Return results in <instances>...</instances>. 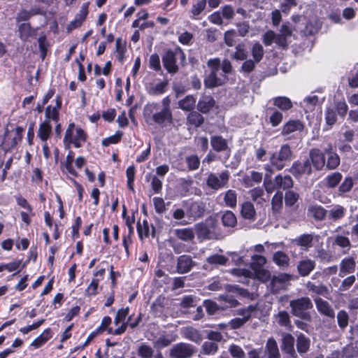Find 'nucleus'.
<instances>
[{"instance_id":"obj_1","label":"nucleus","mask_w":358,"mask_h":358,"mask_svg":"<svg viewBox=\"0 0 358 358\" xmlns=\"http://www.w3.org/2000/svg\"><path fill=\"white\" fill-rule=\"evenodd\" d=\"M293 157V151L290 145L287 143L282 144L278 151L273 152L269 157L270 164H266L264 169L271 171V168L277 171L282 170L289 162Z\"/></svg>"},{"instance_id":"obj_2","label":"nucleus","mask_w":358,"mask_h":358,"mask_svg":"<svg viewBox=\"0 0 358 358\" xmlns=\"http://www.w3.org/2000/svg\"><path fill=\"white\" fill-rule=\"evenodd\" d=\"M264 186L268 194H271L275 190L287 191L293 187L294 180L290 176H282L281 174L277 175L272 180L271 176L266 173L264 176Z\"/></svg>"},{"instance_id":"obj_3","label":"nucleus","mask_w":358,"mask_h":358,"mask_svg":"<svg viewBox=\"0 0 358 358\" xmlns=\"http://www.w3.org/2000/svg\"><path fill=\"white\" fill-rule=\"evenodd\" d=\"M291 313L302 320L310 322L312 320L309 310L312 309L313 304L310 298L303 296L296 299L291 300L289 302Z\"/></svg>"},{"instance_id":"obj_4","label":"nucleus","mask_w":358,"mask_h":358,"mask_svg":"<svg viewBox=\"0 0 358 358\" xmlns=\"http://www.w3.org/2000/svg\"><path fill=\"white\" fill-rule=\"evenodd\" d=\"M177 55H180V59L181 60H185V54L180 47H177L175 50L168 49L162 56L163 66L167 72L171 74H175L179 70L176 63Z\"/></svg>"},{"instance_id":"obj_5","label":"nucleus","mask_w":358,"mask_h":358,"mask_svg":"<svg viewBox=\"0 0 358 358\" xmlns=\"http://www.w3.org/2000/svg\"><path fill=\"white\" fill-rule=\"evenodd\" d=\"M86 141V134L81 128H76L74 123H71L66 132L64 138L65 148H70V145L73 144L76 148H80L82 143Z\"/></svg>"},{"instance_id":"obj_6","label":"nucleus","mask_w":358,"mask_h":358,"mask_svg":"<svg viewBox=\"0 0 358 358\" xmlns=\"http://www.w3.org/2000/svg\"><path fill=\"white\" fill-rule=\"evenodd\" d=\"M183 203L186 209V215L189 220L195 221L204 216L206 206L203 201H193L190 199L183 201Z\"/></svg>"},{"instance_id":"obj_7","label":"nucleus","mask_w":358,"mask_h":358,"mask_svg":"<svg viewBox=\"0 0 358 358\" xmlns=\"http://www.w3.org/2000/svg\"><path fill=\"white\" fill-rule=\"evenodd\" d=\"M219 106L210 94H202L196 102V109L203 115H209L217 110Z\"/></svg>"},{"instance_id":"obj_8","label":"nucleus","mask_w":358,"mask_h":358,"mask_svg":"<svg viewBox=\"0 0 358 358\" xmlns=\"http://www.w3.org/2000/svg\"><path fill=\"white\" fill-rule=\"evenodd\" d=\"M288 171L295 178H300L303 176H310L313 173L312 165L308 159L294 161Z\"/></svg>"},{"instance_id":"obj_9","label":"nucleus","mask_w":358,"mask_h":358,"mask_svg":"<svg viewBox=\"0 0 358 358\" xmlns=\"http://www.w3.org/2000/svg\"><path fill=\"white\" fill-rule=\"evenodd\" d=\"M229 180V173L227 170L222 171L219 176L214 173H210L206 178V185L213 190H218L226 187Z\"/></svg>"},{"instance_id":"obj_10","label":"nucleus","mask_w":358,"mask_h":358,"mask_svg":"<svg viewBox=\"0 0 358 358\" xmlns=\"http://www.w3.org/2000/svg\"><path fill=\"white\" fill-rule=\"evenodd\" d=\"M210 145L212 149L217 153L224 154V161H227L231 156V148L227 140L221 135H214L210 137Z\"/></svg>"},{"instance_id":"obj_11","label":"nucleus","mask_w":358,"mask_h":358,"mask_svg":"<svg viewBox=\"0 0 358 358\" xmlns=\"http://www.w3.org/2000/svg\"><path fill=\"white\" fill-rule=\"evenodd\" d=\"M307 159L312 165V169L320 171L325 167V153L319 148H311Z\"/></svg>"},{"instance_id":"obj_12","label":"nucleus","mask_w":358,"mask_h":358,"mask_svg":"<svg viewBox=\"0 0 358 358\" xmlns=\"http://www.w3.org/2000/svg\"><path fill=\"white\" fill-rule=\"evenodd\" d=\"M195 352L194 347L190 344L179 343L173 346L170 356L173 358H189Z\"/></svg>"},{"instance_id":"obj_13","label":"nucleus","mask_w":358,"mask_h":358,"mask_svg":"<svg viewBox=\"0 0 358 358\" xmlns=\"http://www.w3.org/2000/svg\"><path fill=\"white\" fill-rule=\"evenodd\" d=\"M314 301L316 308L321 315L334 320L335 311L331 305L327 301H325L320 297H317L314 299Z\"/></svg>"},{"instance_id":"obj_14","label":"nucleus","mask_w":358,"mask_h":358,"mask_svg":"<svg viewBox=\"0 0 358 358\" xmlns=\"http://www.w3.org/2000/svg\"><path fill=\"white\" fill-rule=\"evenodd\" d=\"M122 217L125 220V223L129 229V234L127 236H124L123 238V245L124 247L125 251L129 255V245L132 244L131 234L133 233V226L132 224L134 222V213H131V217L127 216L126 208L124 206V209L122 211Z\"/></svg>"},{"instance_id":"obj_15","label":"nucleus","mask_w":358,"mask_h":358,"mask_svg":"<svg viewBox=\"0 0 358 358\" xmlns=\"http://www.w3.org/2000/svg\"><path fill=\"white\" fill-rule=\"evenodd\" d=\"M356 269V261L353 257L349 256L343 258L339 264V273L341 278L353 273Z\"/></svg>"},{"instance_id":"obj_16","label":"nucleus","mask_w":358,"mask_h":358,"mask_svg":"<svg viewBox=\"0 0 358 358\" xmlns=\"http://www.w3.org/2000/svg\"><path fill=\"white\" fill-rule=\"evenodd\" d=\"M204 122L203 114L197 109L189 111L186 116V125L189 127L196 129L201 127Z\"/></svg>"},{"instance_id":"obj_17","label":"nucleus","mask_w":358,"mask_h":358,"mask_svg":"<svg viewBox=\"0 0 358 358\" xmlns=\"http://www.w3.org/2000/svg\"><path fill=\"white\" fill-rule=\"evenodd\" d=\"M325 155H327V162L325 161V167L328 170H334L337 169L341 164L339 155L333 150L331 145L324 149Z\"/></svg>"},{"instance_id":"obj_18","label":"nucleus","mask_w":358,"mask_h":358,"mask_svg":"<svg viewBox=\"0 0 358 358\" xmlns=\"http://www.w3.org/2000/svg\"><path fill=\"white\" fill-rule=\"evenodd\" d=\"M196 263L192 260L191 256L182 255L177 259V271L179 273H187L195 266Z\"/></svg>"},{"instance_id":"obj_19","label":"nucleus","mask_w":358,"mask_h":358,"mask_svg":"<svg viewBox=\"0 0 358 358\" xmlns=\"http://www.w3.org/2000/svg\"><path fill=\"white\" fill-rule=\"evenodd\" d=\"M291 280V275L287 273H280L274 275L271 280V289L273 293H278L284 289L285 283Z\"/></svg>"},{"instance_id":"obj_20","label":"nucleus","mask_w":358,"mask_h":358,"mask_svg":"<svg viewBox=\"0 0 358 358\" xmlns=\"http://www.w3.org/2000/svg\"><path fill=\"white\" fill-rule=\"evenodd\" d=\"M228 80L226 76H224V79H222L217 76V73L210 72L207 75L204 80L203 84L206 89H213L217 87L224 85Z\"/></svg>"},{"instance_id":"obj_21","label":"nucleus","mask_w":358,"mask_h":358,"mask_svg":"<svg viewBox=\"0 0 358 358\" xmlns=\"http://www.w3.org/2000/svg\"><path fill=\"white\" fill-rule=\"evenodd\" d=\"M215 223L212 222L210 225L206 223L200 222L195 225V231L198 238L202 240H210L213 238L212 229L214 228Z\"/></svg>"},{"instance_id":"obj_22","label":"nucleus","mask_w":358,"mask_h":358,"mask_svg":"<svg viewBox=\"0 0 358 358\" xmlns=\"http://www.w3.org/2000/svg\"><path fill=\"white\" fill-rule=\"evenodd\" d=\"M304 129L303 123L299 120H289L284 124L281 129V135L287 136L295 131H301Z\"/></svg>"},{"instance_id":"obj_23","label":"nucleus","mask_w":358,"mask_h":358,"mask_svg":"<svg viewBox=\"0 0 358 358\" xmlns=\"http://www.w3.org/2000/svg\"><path fill=\"white\" fill-rule=\"evenodd\" d=\"M282 350L289 355V358H296L294 350V338L291 334H286L282 339Z\"/></svg>"},{"instance_id":"obj_24","label":"nucleus","mask_w":358,"mask_h":358,"mask_svg":"<svg viewBox=\"0 0 358 358\" xmlns=\"http://www.w3.org/2000/svg\"><path fill=\"white\" fill-rule=\"evenodd\" d=\"M155 123L164 127L166 123H172L173 115L171 108H162L161 111L152 115Z\"/></svg>"},{"instance_id":"obj_25","label":"nucleus","mask_w":358,"mask_h":358,"mask_svg":"<svg viewBox=\"0 0 358 358\" xmlns=\"http://www.w3.org/2000/svg\"><path fill=\"white\" fill-rule=\"evenodd\" d=\"M315 262L310 259H305L299 262L297 271L300 276H308L315 268Z\"/></svg>"},{"instance_id":"obj_26","label":"nucleus","mask_w":358,"mask_h":358,"mask_svg":"<svg viewBox=\"0 0 358 358\" xmlns=\"http://www.w3.org/2000/svg\"><path fill=\"white\" fill-rule=\"evenodd\" d=\"M273 105L275 106V108H277L282 113L286 112L293 107L291 99L285 96H279L273 98Z\"/></svg>"},{"instance_id":"obj_27","label":"nucleus","mask_w":358,"mask_h":358,"mask_svg":"<svg viewBox=\"0 0 358 358\" xmlns=\"http://www.w3.org/2000/svg\"><path fill=\"white\" fill-rule=\"evenodd\" d=\"M313 236L310 234H303L292 241V243L307 251L313 246Z\"/></svg>"},{"instance_id":"obj_28","label":"nucleus","mask_w":358,"mask_h":358,"mask_svg":"<svg viewBox=\"0 0 358 358\" xmlns=\"http://www.w3.org/2000/svg\"><path fill=\"white\" fill-rule=\"evenodd\" d=\"M241 215L245 220L255 221L256 219V210L254 205L250 201H245L241 205Z\"/></svg>"},{"instance_id":"obj_29","label":"nucleus","mask_w":358,"mask_h":358,"mask_svg":"<svg viewBox=\"0 0 358 358\" xmlns=\"http://www.w3.org/2000/svg\"><path fill=\"white\" fill-rule=\"evenodd\" d=\"M306 288L309 292L322 296L325 298H328L330 294L329 288L322 283L315 285L314 282L308 281L306 283Z\"/></svg>"},{"instance_id":"obj_30","label":"nucleus","mask_w":358,"mask_h":358,"mask_svg":"<svg viewBox=\"0 0 358 358\" xmlns=\"http://www.w3.org/2000/svg\"><path fill=\"white\" fill-rule=\"evenodd\" d=\"M308 213L315 220L322 221L327 216V210L322 206L312 205L308 207Z\"/></svg>"},{"instance_id":"obj_31","label":"nucleus","mask_w":358,"mask_h":358,"mask_svg":"<svg viewBox=\"0 0 358 358\" xmlns=\"http://www.w3.org/2000/svg\"><path fill=\"white\" fill-rule=\"evenodd\" d=\"M178 107L184 111L189 112L196 107V99L193 95H187L178 101Z\"/></svg>"},{"instance_id":"obj_32","label":"nucleus","mask_w":358,"mask_h":358,"mask_svg":"<svg viewBox=\"0 0 358 358\" xmlns=\"http://www.w3.org/2000/svg\"><path fill=\"white\" fill-rule=\"evenodd\" d=\"M267 112L270 114L268 120L271 126L273 127L279 126L283 120L282 113L277 108L272 107H269L267 109Z\"/></svg>"},{"instance_id":"obj_33","label":"nucleus","mask_w":358,"mask_h":358,"mask_svg":"<svg viewBox=\"0 0 358 358\" xmlns=\"http://www.w3.org/2000/svg\"><path fill=\"white\" fill-rule=\"evenodd\" d=\"M279 326L285 327L288 331L292 330V325L289 314L286 310L279 311L275 317Z\"/></svg>"},{"instance_id":"obj_34","label":"nucleus","mask_w":358,"mask_h":358,"mask_svg":"<svg viewBox=\"0 0 358 358\" xmlns=\"http://www.w3.org/2000/svg\"><path fill=\"white\" fill-rule=\"evenodd\" d=\"M52 125L47 122H42L38 127L37 136L43 141L46 142L52 133Z\"/></svg>"},{"instance_id":"obj_35","label":"nucleus","mask_w":358,"mask_h":358,"mask_svg":"<svg viewBox=\"0 0 358 358\" xmlns=\"http://www.w3.org/2000/svg\"><path fill=\"white\" fill-rule=\"evenodd\" d=\"M268 358H280V354L275 340L273 338L268 339L266 344Z\"/></svg>"},{"instance_id":"obj_36","label":"nucleus","mask_w":358,"mask_h":358,"mask_svg":"<svg viewBox=\"0 0 358 358\" xmlns=\"http://www.w3.org/2000/svg\"><path fill=\"white\" fill-rule=\"evenodd\" d=\"M310 339L300 333L296 339V350L299 354L306 353L310 348Z\"/></svg>"},{"instance_id":"obj_37","label":"nucleus","mask_w":358,"mask_h":358,"mask_svg":"<svg viewBox=\"0 0 358 358\" xmlns=\"http://www.w3.org/2000/svg\"><path fill=\"white\" fill-rule=\"evenodd\" d=\"M175 234L178 238L185 241H192L194 238V232L192 228L177 229Z\"/></svg>"},{"instance_id":"obj_38","label":"nucleus","mask_w":358,"mask_h":358,"mask_svg":"<svg viewBox=\"0 0 358 358\" xmlns=\"http://www.w3.org/2000/svg\"><path fill=\"white\" fill-rule=\"evenodd\" d=\"M299 194L294 190L289 189L285 193V204L286 207H293L299 199Z\"/></svg>"},{"instance_id":"obj_39","label":"nucleus","mask_w":358,"mask_h":358,"mask_svg":"<svg viewBox=\"0 0 358 358\" xmlns=\"http://www.w3.org/2000/svg\"><path fill=\"white\" fill-rule=\"evenodd\" d=\"M222 223L224 227H234L237 224L235 214L230 211H226L222 216Z\"/></svg>"},{"instance_id":"obj_40","label":"nucleus","mask_w":358,"mask_h":358,"mask_svg":"<svg viewBox=\"0 0 358 358\" xmlns=\"http://www.w3.org/2000/svg\"><path fill=\"white\" fill-rule=\"evenodd\" d=\"M229 259L223 255L214 254L207 257L206 262L210 265L225 266Z\"/></svg>"},{"instance_id":"obj_41","label":"nucleus","mask_w":358,"mask_h":358,"mask_svg":"<svg viewBox=\"0 0 358 358\" xmlns=\"http://www.w3.org/2000/svg\"><path fill=\"white\" fill-rule=\"evenodd\" d=\"M343 176L340 172H334L325 178L326 185L328 187L334 188L341 181Z\"/></svg>"},{"instance_id":"obj_42","label":"nucleus","mask_w":358,"mask_h":358,"mask_svg":"<svg viewBox=\"0 0 358 358\" xmlns=\"http://www.w3.org/2000/svg\"><path fill=\"white\" fill-rule=\"evenodd\" d=\"M45 122L50 123V121H53L55 123L59 122V110L48 106L45 110Z\"/></svg>"},{"instance_id":"obj_43","label":"nucleus","mask_w":358,"mask_h":358,"mask_svg":"<svg viewBox=\"0 0 358 358\" xmlns=\"http://www.w3.org/2000/svg\"><path fill=\"white\" fill-rule=\"evenodd\" d=\"M206 6V0H198V1L192 5L191 8L192 19H199L198 16L204 10Z\"/></svg>"},{"instance_id":"obj_44","label":"nucleus","mask_w":358,"mask_h":358,"mask_svg":"<svg viewBox=\"0 0 358 358\" xmlns=\"http://www.w3.org/2000/svg\"><path fill=\"white\" fill-rule=\"evenodd\" d=\"M337 322L339 328L344 330L347 328L349 324L350 317L348 313L345 310H341L336 315Z\"/></svg>"},{"instance_id":"obj_45","label":"nucleus","mask_w":358,"mask_h":358,"mask_svg":"<svg viewBox=\"0 0 358 358\" xmlns=\"http://www.w3.org/2000/svg\"><path fill=\"white\" fill-rule=\"evenodd\" d=\"M273 262L279 266L286 267L289 266V257L282 251H277L273 257Z\"/></svg>"},{"instance_id":"obj_46","label":"nucleus","mask_w":358,"mask_h":358,"mask_svg":"<svg viewBox=\"0 0 358 358\" xmlns=\"http://www.w3.org/2000/svg\"><path fill=\"white\" fill-rule=\"evenodd\" d=\"M283 193L282 191H277L271 199L272 209L275 212H279L282 208Z\"/></svg>"},{"instance_id":"obj_47","label":"nucleus","mask_w":358,"mask_h":358,"mask_svg":"<svg viewBox=\"0 0 358 358\" xmlns=\"http://www.w3.org/2000/svg\"><path fill=\"white\" fill-rule=\"evenodd\" d=\"M225 205L228 207L234 208L237 203V194L235 190H227L224 196Z\"/></svg>"},{"instance_id":"obj_48","label":"nucleus","mask_w":358,"mask_h":358,"mask_svg":"<svg viewBox=\"0 0 358 358\" xmlns=\"http://www.w3.org/2000/svg\"><path fill=\"white\" fill-rule=\"evenodd\" d=\"M73 152L72 151H69V154L66 157L65 162L62 164V168L63 169H65L66 171L69 173L71 175L76 176L77 173L72 165L73 162Z\"/></svg>"},{"instance_id":"obj_49","label":"nucleus","mask_w":358,"mask_h":358,"mask_svg":"<svg viewBox=\"0 0 358 358\" xmlns=\"http://www.w3.org/2000/svg\"><path fill=\"white\" fill-rule=\"evenodd\" d=\"M20 38L22 41H27L29 37L33 36L34 31L28 23H22L19 26Z\"/></svg>"},{"instance_id":"obj_50","label":"nucleus","mask_w":358,"mask_h":358,"mask_svg":"<svg viewBox=\"0 0 358 358\" xmlns=\"http://www.w3.org/2000/svg\"><path fill=\"white\" fill-rule=\"evenodd\" d=\"M185 162L189 171H195L199 168L200 159L196 155H191L185 157Z\"/></svg>"},{"instance_id":"obj_51","label":"nucleus","mask_w":358,"mask_h":358,"mask_svg":"<svg viewBox=\"0 0 358 358\" xmlns=\"http://www.w3.org/2000/svg\"><path fill=\"white\" fill-rule=\"evenodd\" d=\"M136 228L138 236L141 240L149 236L150 227L147 220H143V224L138 221L136 224Z\"/></svg>"},{"instance_id":"obj_52","label":"nucleus","mask_w":358,"mask_h":358,"mask_svg":"<svg viewBox=\"0 0 358 358\" xmlns=\"http://www.w3.org/2000/svg\"><path fill=\"white\" fill-rule=\"evenodd\" d=\"M264 48L259 43H255L252 48V55L255 62L259 63L264 57Z\"/></svg>"},{"instance_id":"obj_53","label":"nucleus","mask_w":358,"mask_h":358,"mask_svg":"<svg viewBox=\"0 0 358 358\" xmlns=\"http://www.w3.org/2000/svg\"><path fill=\"white\" fill-rule=\"evenodd\" d=\"M345 208L341 206H337L329 211V219L336 221L342 219L345 216Z\"/></svg>"},{"instance_id":"obj_54","label":"nucleus","mask_w":358,"mask_h":358,"mask_svg":"<svg viewBox=\"0 0 358 358\" xmlns=\"http://www.w3.org/2000/svg\"><path fill=\"white\" fill-rule=\"evenodd\" d=\"M248 54L245 46L243 43H238L236 46V51L232 55V58L236 60H245L247 59Z\"/></svg>"},{"instance_id":"obj_55","label":"nucleus","mask_w":358,"mask_h":358,"mask_svg":"<svg viewBox=\"0 0 358 358\" xmlns=\"http://www.w3.org/2000/svg\"><path fill=\"white\" fill-rule=\"evenodd\" d=\"M196 296L193 295H185L180 300V306L182 308H189L196 306Z\"/></svg>"},{"instance_id":"obj_56","label":"nucleus","mask_w":358,"mask_h":358,"mask_svg":"<svg viewBox=\"0 0 358 358\" xmlns=\"http://www.w3.org/2000/svg\"><path fill=\"white\" fill-rule=\"evenodd\" d=\"M334 244L341 248H347L348 250H349L351 247L350 241L345 235L336 236L334 238Z\"/></svg>"},{"instance_id":"obj_57","label":"nucleus","mask_w":358,"mask_h":358,"mask_svg":"<svg viewBox=\"0 0 358 358\" xmlns=\"http://www.w3.org/2000/svg\"><path fill=\"white\" fill-rule=\"evenodd\" d=\"M253 269L255 271L256 278L262 282H266L271 279V273L268 271L262 268L253 267Z\"/></svg>"},{"instance_id":"obj_58","label":"nucleus","mask_w":358,"mask_h":358,"mask_svg":"<svg viewBox=\"0 0 358 358\" xmlns=\"http://www.w3.org/2000/svg\"><path fill=\"white\" fill-rule=\"evenodd\" d=\"M335 109L337 112L338 115L344 119L345 117L348 110V106L344 99L342 101H338L335 102Z\"/></svg>"},{"instance_id":"obj_59","label":"nucleus","mask_w":358,"mask_h":358,"mask_svg":"<svg viewBox=\"0 0 358 358\" xmlns=\"http://www.w3.org/2000/svg\"><path fill=\"white\" fill-rule=\"evenodd\" d=\"M122 133L120 131H117L114 135H112L108 138H103L102 140L101 144L103 146L107 147L111 144L117 143L122 138Z\"/></svg>"},{"instance_id":"obj_60","label":"nucleus","mask_w":358,"mask_h":358,"mask_svg":"<svg viewBox=\"0 0 358 358\" xmlns=\"http://www.w3.org/2000/svg\"><path fill=\"white\" fill-rule=\"evenodd\" d=\"M262 180V173L258 171H252L250 173V178H244L245 183L247 186H252V182L259 183Z\"/></svg>"},{"instance_id":"obj_61","label":"nucleus","mask_w":358,"mask_h":358,"mask_svg":"<svg viewBox=\"0 0 358 358\" xmlns=\"http://www.w3.org/2000/svg\"><path fill=\"white\" fill-rule=\"evenodd\" d=\"M356 277L354 275H351L345 278L341 282V284L339 287V290L344 292L348 291L355 282Z\"/></svg>"},{"instance_id":"obj_62","label":"nucleus","mask_w":358,"mask_h":358,"mask_svg":"<svg viewBox=\"0 0 358 358\" xmlns=\"http://www.w3.org/2000/svg\"><path fill=\"white\" fill-rule=\"evenodd\" d=\"M257 310L256 305H249L247 308H240L237 313L242 316V318H248V321L251 318L252 313Z\"/></svg>"},{"instance_id":"obj_63","label":"nucleus","mask_w":358,"mask_h":358,"mask_svg":"<svg viewBox=\"0 0 358 358\" xmlns=\"http://www.w3.org/2000/svg\"><path fill=\"white\" fill-rule=\"evenodd\" d=\"M203 352L205 355H213L218 350V345L213 342L206 341L202 345Z\"/></svg>"},{"instance_id":"obj_64","label":"nucleus","mask_w":358,"mask_h":358,"mask_svg":"<svg viewBox=\"0 0 358 358\" xmlns=\"http://www.w3.org/2000/svg\"><path fill=\"white\" fill-rule=\"evenodd\" d=\"M353 187V180L352 177H345L343 182L339 186V192L342 194L350 192Z\"/></svg>"}]
</instances>
